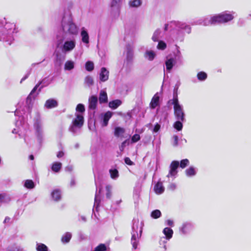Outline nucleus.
Listing matches in <instances>:
<instances>
[{
	"label": "nucleus",
	"mask_w": 251,
	"mask_h": 251,
	"mask_svg": "<svg viewBox=\"0 0 251 251\" xmlns=\"http://www.w3.org/2000/svg\"><path fill=\"white\" fill-rule=\"evenodd\" d=\"M233 19L234 16L232 14L222 12L212 17L209 20V23L211 25L216 23H226Z\"/></svg>",
	"instance_id": "1"
},
{
	"label": "nucleus",
	"mask_w": 251,
	"mask_h": 251,
	"mask_svg": "<svg viewBox=\"0 0 251 251\" xmlns=\"http://www.w3.org/2000/svg\"><path fill=\"white\" fill-rule=\"evenodd\" d=\"M172 103L174 104V115L177 120L184 121V113L178 103L177 95L174 96Z\"/></svg>",
	"instance_id": "2"
},
{
	"label": "nucleus",
	"mask_w": 251,
	"mask_h": 251,
	"mask_svg": "<svg viewBox=\"0 0 251 251\" xmlns=\"http://www.w3.org/2000/svg\"><path fill=\"white\" fill-rule=\"evenodd\" d=\"M75 118L72 121V125L70 127L69 130L75 132V127L81 128L84 124V117L82 115L77 114Z\"/></svg>",
	"instance_id": "3"
},
{
	"label": "nucleus",
	"mask_w": 251,
	"mask_h": 251,
	"mask_svg": "<svg viewBox=\"0 0 251 251\" xmlns=\"http://www.w3.org/2000/svg\"><path fill=\"white\" fill-rule=\"evenodd\" d=\"M179 162L178 161H172L170 165V170L167 176L168 177L174 176L177 174V169L178 168Z\"/></svg>",
	"instance_id": "4"
},
{
	"label": "nucleus",
	"mask_w": 251,
	"mask_h": 251,
	"mask_svg": "<svg viewBox=\"0 0 251 251\" xmlns=\"http://www.w3.org/2000/svg\"><path fill=\"white\" fill-rule=\"evenodd\" d=\"M88 108L90 110H95L97 107L98 98L96 96L92 95L88 100Z\"/></svg>",
	"instance_id": "5"
},
{
	"label": "nucleus",
	"mask_w": 251,
	"mask_h": 251,
	"mask_svg": "<svg viewBox=\"0 0 251 251\" xmlns=\"http://www.w3.org/2000/svg\"><path fill=\"white\" fill-rule=\"evenodd\" d=\"M109 72L105 68L102 67L101 69L100 73V79L101 81H105L108 79Z\"/></svg>",
	"instance_id": "6"
},
{
	"label": "nucleus",
	"mask_w": 251,
	"mask_h": 251,
	"mask_svg": "<svg viewBox=\"0 0 251 251\" xmlns=\"http://www.w3.org/2000/svg\"><path fill=\"white\" fill-rule=\"evenodd\" d=\"M58 105L57 101L52 99L48 100L45 104V107L48 109H51L57 107Z\"/></svg>",
	"instance_id": "7"
},
{
	"label": "nucleus",
	"mask_w": 251,
	"mask_h": 251,
	"mask_svg": "<svg viewBox=\"0 0 251 251\" xmlns=\"http://www.w3.org/2000/svg\"><path fill=\"white\" fill-rule=\"evenodd\" d=\"M75 44L74 41H66L63 45V49L66 51L72 50L75 47Z\"/></svg>",
	"instance_id": "8"
},
{
	"label": "nucleus",
	"mask_w": 251,
	"mask_h": 251,
	"mask_svg": "<svg viewBox=\"0 0 251 251\" xmlns=\"http://www.w3.org/2000/svg\"><path fill=\"white\" fill-rule=\"evenodd\" d=\"M165 188L161 182H158L154 187V191L157 194H161L164 192Z\"/></svg>",
	"instance_id": "9"
},
{
	"label": "nucleus",
	"mask_w": 251,
	"mask_h": 251,
	"mask_svg": "<svg viewBox=\"0 0 251 251\" xmlns=\"http://www.w3.org/2000/svg\"><path fill=\"white\" fill-rule=\"evenodd\" d=\"M99 102L100 103H104L108 102V97L107 93L105 91L101 90L100 93Z\"/></svg>",
	"instance_id": "10"
},
{
	"label": "nucleus",
	"mask_w": 251,
	"mask_h": 251,
	"mask_svg": "<svg viewBox=\"0 0 251 251\" xmlns=\"http://www.w3.org/2000/svg\"><path fill=\"white\" fill-rule=\"evenodd\" d=\"M159 97L157 94H155L152 97L150 103L151 107L154 109L159 104Z\"/></svg>",
	"instance_id": "11"
},
{
	"label": "nucleus",
	"mask_w": 251,
	"mask_h": 251,
	"mask_svg": "<svg viewBox=\"0 0 251 251\" xmlns=\"http://www.w3.org/2000/svg\"><path fill=\"white\" fill-rule=\"evenodd\" d=\"M122 103V101L120 100L117 99L110 101L108 105L110 108L115 109L120 106Z\"/></svg>",
	"instance_id": "12"
},
{
	"label": "nucleus",
	"mask_w": 251,
	"mask_h": 251,
	"mask_svg": "<svg viewBox=\"0 0 251 251\" xmlns=\"http://www.w3.org/2000/svg\"><path fill=\"white\" fill-rule=\"evenodd\" d=\"M67 31L71 34H76L77 33V29L76 26L73 23H69L68 25Z\"/></svg>",
	"instance_id": "13"
},
{
	"label": "nucleus",
	"mask_w": 251,
	"mask_h": 251,
	"mask_svg": "<svg viewBox=\"0 0 251 251\" xmlns=\"http://www.w3.org/2000/svg\"><path fill=\"white\" fill-rule=\"evenodd\" d=\"M112 115L113 113L110 111H108L105 113L103 119V125L104 126H106L107 125L108 121L111 118Z\"/></svg>",
	"instance_id": "14"
},
{
	"label": "nucleus",
	"mask_w": 251,
	"mask_h": 251,
	"mask_svg": "<svg viewBox=\"0 0 251 251\" xmlns=\"http://www.w3.org/2000/svg\"><path fill=\"white\" fill-rule=\"evenodd\" d=\"M51 196L54 201H59L61 198V191L58 189L54 190L51 193Z\"/></svg>",
	"instance_id": "15"
},
{
	"label": "nucleus",
	"mask_w": 251,
	"mask_h": 251,
	"mask_svg": "<svg viewBox=\"0 0 251 251\" xmlns=\"http://www.w3.org/2000/svg\"><path fill=\"white\" fill-rule=\"evenodd\" d=\"M81 36L82 37V41L83 43L88 44L89 42V37L87 32L86 30H83L81 32Z\"/></svg>",
	"instance_id": "16"
},
{
	"label": "nucleus",
	"mask_w": 251,
	"mask_h": 251,
	"mask_svg": "<svg viewBox=\"0 0 251 251\" xmlns=\"http://www.w3.org/2000/svg\"><path fill=\"white\" fill-rule=\"evenodd\" d=\"M62 167V163L58 162H54L52 164L51 166V170L52 171L57 173L58 172Z\"/></svg>",
	"instance_id": "17"
},
{
	"label": "nucleus",
	"mask_w": 251,
	"mask_h": 251,
	"mask_svg": "<svg viewBox=\"0 0 251 251\" xmlns=\"http://www.w3.org/2000/svg\"><path fill=\"white\" fill-rule=\"evenodd\" d=\"M163 233L167 239H170L173 236V230L169 227H165L163 229Z\"/></svg>",
	"instance_id": "18"
},
{
	"label": "nucleus",
	"mask_w": 251,
	"mask_h": 251,
	"mask_svg": "<svg viewBox=\"0 0 251 251\" xmlns=\"http://www.w3.org/2000/svg\"><path fill=\"white\" fill-rule=\"evenodd\" d=\"M72 238V234L70 232H66L61 238V241L63 243H68Z\"/></svg>",
	"instance_id": "19"
},
{
	"label": "nucleus",
	"mask_w": 251,
	"mask_h": 251,
	"mask_svg": "<svg viewBox=\"0 0 251 251\" xmlns=\"http://www.w3.org/2000/svg\"><path fill=\"white\" fill-rule=\"evenodd\" d=\"M125 130L124 128L121 127H116L114 130V135L116 137H119L122 134L124 133Z\"/></svg>",
	"instance_id": "20"
},
{
	"label": "nucleus",
	"mask_w": 251,
	"mask_h": 251,
	"mask_svg": "<svg viewBox=\"0 0 251 251\" xmlns=\"http://www.w3.org/2000/svg\"><path fill=\"white\" fill-rule=\"evenodd\" d=\"M155 56V53L152 50L147 51L145 53V57L150 61H152Z\"/></svg>",
	"instance_id": "21"
},
{
	"label": "nucleus",
	"mask_w": 251,
	"mask_h": 251,
	"mask_svg": "<svg viewBox=\"0 0 251 251\" xmlns=\"http://www.w3.org/2000/svg\"><path fill=\"white\" fill-rule=\"evenodd\" d=\"M24 186L25 188L29 189H33L35 187L34 182L30 179L26 180Z\"/></svg>",
	"instance_id": "22"
},
{
	"label": "nucleus",
	"mask_w": 251,
	"mask_h": 251,
	"mask_svg": "<svg viewBox=\"0 0 251 251\" xmlns=\"http://www.w3.org/2000/svg\"><path fill=\"white\" fill-rule=\"evenodd\" d=\"M183 121H181V120H177L174 124V127L177 131L181 130L183 127Z\"/></svg>",
	"instance_id": "23"
},
{
	"label": "nucleus",
	"mask_w": 251,
	"mask_h": 251,
	"mask_svg": "<svg viewBox=\"0 0 251 251\" xmlns=\"http://www.w3.org/2000/svg\"><path fill=\"white\" fill-rule=\"evenodd\" d=\"M85 69L87 71L91 72L94 69V65L93 62L88 61L85 64Z\"/></svg>",
	"instance_id": "24"
},
{
	"label": "nucleus",
	"mask_w": 251,
	"mask_h": 251,
	"mask_svg": "<svg viewBox=\"0 0 251 251\" xmlns=\"http://www.w3.org/2000/svg\"><path fill=\"white\" fill-rule=\"evenodd\" d=\"M65 69L67 70H71L74 68V63L72 61H67L65 64Z\"/></svg>",
	"instance_id": "25"
},
{
	"label": "nucleus",
	"mask_w": 251,
	"mask_h": 251,
	"mask_svg": "<svg viewBox=\"0 0 251 251\" xmlns=\"http://www.w3.org/2000/svg\"><path fill=\"white\" fill-rule=\"evenodd\" d=\"M173 62H174V59L173 58H170L169 59H168L166 62V69L168 70H170L172 69L173 67Z\"/></svg>",
	"instance_id": "26"
},
{
	"label": "nucleus",
	"mask_w": 251,
	"mask_h": 251,
	"mask_svg": "<svg viewBox=\"0 0 251 251\" xmlns=\"http://www.w3.org/2000/svg\"><path fill=\"white\" fill-rule=\"evenodd\" d=\"M185 173L187 176H192L195 175L196 172L194 167H190L185 170Z\"/></svg>",
	"instance_id": "27"
},
{
	"label": "nucleus",
	"mask_w": 251,
	"mask_h": 251,
	"mask_svg": "<svg viewBox=\"0 0 251 251\" xmlns=\"http://www.w3.org/2000/svg\"><path fill=\"white\" fill-rule=\"evenodd\" d=\"M141 4V0H133L129 2V5L131 7H137Z\"/></svg>",
	"instance_id": "28"
},
{
	"label": "nucleus",
	"mask_w": 251,
	"mask_h": 251,
	"mask_svg": "<svg viewBox=\"0 0 251 251\" xmlns=\"http://www.w3.org/2000/svg\"><path fill=\"white\" fill-rule=\"evenodd\" d=\"M189 164V160L188 159H184L180 161L179 166L182 169L186 167Z\"/></svg>",
	"instance_id": "29"
},
{
	"label": "nucleus",
	"mask_w": 251,
	"mask_h": 251,
	"mask_svg": "<svg viewBox=\"0 0 251 251\" xmlns=\"http://www.w3.org/2000/svg\"><path fill=\"white\" fill-rule=\"evenodd\" d=\"M161 215V213L159 210H154L152 211L151 213V216L153 219H157L159 218Z\"/></svg>",
	"instance_id": "30"
},
{
	"label": "nucleus",
	"mask_w": 251,
	"mask_h": 251,
	"mask_svg": "<svg viewBox=\"0 0 251 251\" xmlns=\"http://www.w3.org/2000/svg\"><path fill=\"white\" fill-rule=\"evenodd\" d=\"M207 74L204 72H200L197 74V77L200 80H204L207 78Z\"/></svg>",
	"instance_id": "31"
},
{
	"label": "nucleus",
	"mask_w": 251,
	"mask_h": 251,
	"mask_svg": "<svg viewBox=\"0 0 251 251\" xmlns=\"http://www.w3.org/2000/svg\"><path fill=\"white\" fill-rule=\"evenodd\" d=\"M109 173L110 174V176L112 178H115L119 176L118 171L116 169L110 170Z\"/></svg>",
	"instance_id": "32"
},
{
	"label": "nucleus",
	"mask_w": 251,
	"mask_h": 251,
	"mask_svg": "<svg viewBox=\"0 0 251 251\" xmlns=\"http://www.w3.org/2000/svg\"><path fill=\"white\" fill-rule=\"evenodd\" d=\"M36 250L37 251H48V247L44 244H39L37 245Z\"/></svg>",
	"instance_id": "33"
},
{
	"label": "nucleus",
	"mask_w": 251,
	"mask_h": 251,
	"mask_svg": "<svg viewBox=\"0 0 251 251\" xmlns=\"http://www.w3.org/2000/svg\"><path fill=\"white\" fill-rule=\"evenodd\" d=\"M106 250V247L104 244H100L95 248L94 251H105Z\"/></svg>",
	"instance_id": "34"
},
{
	"label": "nucleus",
	"mask_w": 251,
	"mask_h": 251,
	"mask_svg": "<svg viewBox=\"0 0 251 251\" xmlns=\"http://www.w3.org/2000/svg\"><path fill=\"white\" fill-rule=\"evenodd\" d=\"M157 48L159 50H164L167 48V45L164 41H160L158 42Z\"/></svg>",
	"instance_id": "35"
},
{
	"label": "nucleus",
	"mask_w": 251,
	"mask_h": 251,
	"mask_svg": "<svg viewBox=\"0 0 251 251\" xmlns=\"http://www.w3.org/2000/svg\"><path fill=\"white\" fill-rule=\"evenodd\" d=\"M85 109L84 105L81 103H79L76 107V111L80 113L85 112Z\"/></svg>",
	"instance_id": "36"
},
{
	"label": "nucleus",
	"mask_w": 251,
	"mask_h": 251,
	"mask_svg": "<svg viewBox=\"0 0 251 251\" xmlns=\"http://www.w3.org/2000/svg\"><path fill=\"white\" fill-rule=\"evenodd\" d=\"M106 189V197L108 199H110L111 196V187L110 185H106L105 187Z\"/></svg>",
	"instance_id": "37"
},
{
	"label": "nucleus",
	"mask_w": 251,
	"mask_h": 251,
	"mask_svg": "<svg viewBox=\"0 0 251 251\" xmlns=\"http://www.w3.org/2000/svg\"><path fill=\"white\" fill-rule=\"evenodd\" d=\"M85 83L88 86H91L93 84V78L89 76H88L85 78Z\"/></svg>",
	"instance_id": "38"
},
{
	"label": "nucleus",
	"mask_w": 251,
	"mask_h": 251,
	"mask_svg": "<svg viewBox=\"0 0 251 251\" xmlns=\"http://www.w3.org/2000/svg\"><path fill=\"white\" fill-rule=\"evenodd\" d=\"M133 57V51L132 49L130 48L129 46L127 48V59L128 60H131L132 59Z\"/></svg>",
	"instance_id": "39"
},
{
	"label": "nucleus",
	"mask_w": 251,
	"mask_h": 251,
	"mask_svg": "<svg viewBox=\"0 0 251 251\" xmlns=\"http://www.w3.org/2000/svg\"><path fill=\"white\" fill-rule=\"evenodd\" d=\"M131 243L132 244L133 248L136 249L137 247V243L136 242V237L135 235H133L131 237Z\"/></svg>",
	"instance_id": "40"
},
{
	"label": "nucleus",
	"mask_w": 251,
	"mask_h": 251,
	"mask_svg": "<svg viewBox=\"0 0 251 251\" xmlns=\"http://www.w3.org/2000/svg\"><path fill=\"white\" fill-rule=\"evenodd\" d=\"M159 34V31L158 30H156L154 32V33H153V35L152 36V40L154 42L158 41V36Z\"/></svg>",
	"instance_id": "41"
},
{
	"label": "nucleus",
	"mask_w": 251,
	"mask_h": 251,
	"mask_svg": "<svg viewBox=\"0 0 251 251\" xmlns=\"http://www.w3.org/2000/svg\"><path fill=\"white\" fill-rule=\"evenodd\" d=\"M140 136L138 134H134L131 138V141L132 143H135L140 140Z\"/></svg>",
	"instance_id": "42"
},
{
	"label": "nucleus",
	"mask_w": 251,
	"mask_h": 251,
	"mask_svg": "<svg viewBox=\"0 0 251 251\" xmlns=\"http://www.w3.org/2000/svg\"><path fill=\"white\" fill-rule=\"evenodd\" d=\"M124 160H125V162L127 165H130V166H132V165H134V162L133 161H132L130 160V159L129 157H125Z\"/></svg>",
	"instance_id": "43"
},
{
	"label": "nucleus",
	"mask_w": 251,
	"mask_h": 251,
	"mask_svg": "<svg viewBox=\"0 0 251 251\" xmlns=\"http://www.w3.org/2000/svg\"><path fill=\"white\" fill-rule=\"evenodd\" d=\"M42 83V81L39 82L38 84H37L33 88V89L31 90L30 95H32L33 93H34L36 90L37 89L38 87L40 86V85Z\"/></svg>",
	"instance_id": "44"
},
{
	"label": "nucleus",
	"mask_w": 251,
	"mask_h": 251,
	"mask_svg": "<svg viewBox=\"0 0 251 251\" xmlns=\"http://www.w3.org/2000/svg\"><path fill=\"white\" fill-rule=\"evenodd\" d=\"M160 128V125L159 124H158V123H157L155 125V126L153 128V131L154 132H157L159 130Z\"/></svg>",
	"instance_id": "45"
},
{
	"label": "nucleus",
	"mask_w": 251,
	"mask_h": 251,
	"mask_svg": "<svg viewBox=\"0 0 251 251\" xmlns=\"http://www.w3.org/2000/svg\"><path fill=\"white\" fill-rule=\"evenodd\" d=\"M120 0H113L111 2V6H116L120 2Z\"/></svg>",
	"instance_id": "46"
},
{
	"label": "nucleus",
	"mask_w": 251,
	"mask_h": 251,
	"mask_svg": "<svg viewBox=\"0 0 251 251\" xmlns=\"http://www.w3.org/2000/svg\"><path fill=\"white\" fill-rule=\"evenodd\" d=\"M126 141H127L126 140H125L122 143V144L120 147L121 151H123L124 150V149L125 148V147H126Z\"/></svg>",
	"instance_id": "47"
},
{
	"label": "nucleus",
	"mask_w": 251,
	"mask_h": 251,
	"mask_svg": "<svg viewBox=\"0 0 251 251\" xmlns=\"http://www.w3.org/2000/svg\"><path fill=\"white\" fill-rule=\"evenodd\" d=\"M64 153L62 151H59V152H58V153L57 154V157L58 158H61V157H63L64 156Z\"/></svg>",
	"instance_id": "48"
},
{
	"label": "nucleus",
	"mask_w": 251,
	"mask_h": 251,
	"mask_svg": "<svg viewBox=\"0 0 251 251\" xmlns=\"http://www.w3.org/2000/svg\"><path fill=\"white\" fill-rule=\"evenodd\" d=\"M174 145L175 146H176L177 145V143H178V137L176 135H174Z\"/></svg>",
	"instance_id": "49"
},
{
	"label": "nucleus",
	"mask_w": 251,
	"mask_h": 251,
	"mask_svg": "<svg viewBox=\"0 0 251 251\" xmlns=\"http://www.w3.org/2000/svg\"><path fill=\"white\" fill-rule=\"evenodd\" d=\"M10 220V218L9 217H6L3 221V223H8V222H9Z\"/></svg>",
	"instance_id": "50"
},
{
	"label": "nucleus",
	"mask_w": 251,
	"mask_h": 251,
	"mask_svg": "<svg viewBox=\"0 0 251 251\" xmlns=\"http://www.w3.org/2000/svg\"><path fill=\"white\" fill-rule=\"evenodd\" d=\"M167 224L170 226H172L173 225V222L171 220H168Z\"/></svg>",
	"instance_id": "51"
},
{
	"label": "nucleus",
	"mask_w": 251,
	"mask_h": 251,
	"mask_svg": "<svg viewBox=\"0 0 251 251\" xmlns=\"http://www.w3.org/2000/svg\"><path fill=\"white\" fill-rule=\"evenodd\" d=\"M29 158L31 160H33L34 159V157L33 156V155L32 154H31L29 156Z\"/></svg>",
	"instance_id": "52"
},
{
	"label": "nucleus",
	"mask_w": 251,
	"mask_h": 251,
	"mask_svg": "<svg viewBox=\"0 0 251 251\" xmlns=\"http://www.w3.org/2000/svg\"><path fill=\"white\" fill-rule=\"evenodd\" d=\"M168 24H165L164 27V30L167 31L168 30Z\"/></svg>",
	"instance_id": "53"
},
{
	"label": "nucleus",
	"mask_w": 251,
	"mask_h": 251,
	"mask_svg": "<svg viewBox=\"0 0 251 251\" xmlns=\"http://www.w3.org/2000/svg\"><path fill=\"white\" fill-rule=\"evenodd\" d=\"M4 196L1 195V194H0V202L4 198Z\"/></svg>",
	"instance_id": "54"
},
{
	"label": "nucleus",
	"mask_w": 251,
	"mask_h": 251,
	"mask_svg": "<svg viewBox=\"0 0 251 251\" xmlns=\"http://www.w3.org/2000/svg\"><path fill=\"white\" fill-rule=\"evenodd\" d=\"M187 27L189 28V29H190V27L189 26H187Z\"/></svg>",
	"instance_id": "55"
}]
</instances>
